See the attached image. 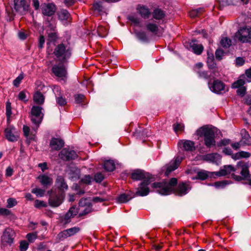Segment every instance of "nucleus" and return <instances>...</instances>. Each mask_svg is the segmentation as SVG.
Listing matches in <instances>:
<instances>
[{
    "label": "nucleus",
    "mask_w": 251,
    "mask_h": 251,
    "mask_svg": "<svg viewBox=\"0 0 251 251\" xmlns=\"http://www.w3.org/2000/svg\"><path fill=\"white\" fill-rule=\"evenodd\" d=\"M220 44L223 47L227 48L231 45V40L227 37H224L221 40Z\"/></svg>",
    "instance_id": "40"
},
{
    "label": "nucleus",
    "mask_w": 251,
    "mask_h": 251,
    "mask_svg": "<svg viewBox=\"0 0 251 251\" xmlns=\"http://www.w3.org/2000/svg\"><path fill=\"white\" fill-rule=\"evenodd\" d=\"M153 177L151 175L141 170H135L131 174V178L135 180H146L149 181Z\"/></svg>",
    "instance_id": "7"
},
{
    "label": "nucleus",
    "mask_w": 251,
    "mask_h": 251,
    "mask_svg": "<svg viewBox=\"0 0 251 251\" xmlns=\"http://www.w3.org/2000/svg\"><path fill=\"white\" fill-rule=\"evenodd\" d=\"M47 33L48 34V40L50 42H54L56 40L57 36L55 30L49 31V29H47Z\"/></svg>",
    "instance_id": "41"
},
{
    "label": "nucleus",
    "mask_w": 251,
    "mask_h": 251,
    "mask_svg": "<svg viewBox=\"0 0 251 251\" xmlns=\"http://www.w3.org/2000/svg\"><path fill=\"white\" fill-rule=\"evenodd\" d=\"M11 214L10 210L5 208H0V215L8 216Z\"/></svg>",
    "instance_id": "60"
},
{
    "label": "nucleus",
    "mask_w": 251,
    "mask_h": 251,
    "mask_svg": "<svg viewBox=\"0 0 251 251\" xmlns=\"http://www.w3.org/2000/svg\"><path fill=\"white\" fill-rule=\"evenodd\" d=\"M64 145V141L58 138H53L50 142V147L53 150H59L63 147Z\"/></svg>",
    "instance_id": "22"
},
{
    "label": "nucleus",
    "mask_w": 251,
    "mask_h": 251,
    "mask_svg": "<svg viewBox=\"0 0 251 251\" xmlns=\"http://www.w3.org/2000/svg\"><path fill=\"white\" fill-rule=\"evenodd\" d=\"M237 93L238 95L243 97L246 92V88L245 86L237 88Z\"/></svg>",
    "instance_id": "62"
},
{
    "label": "nucleus",
    "mask_w": 251,
    "mask_h": 251,
    "mask_svg": "<svg viewBox=\"0 0 251 251\" xmlns=\"http://www.w3.org/2000/svg\"><path fill=\"white\" fill-rule=\"evenodd\" d=\"M154 180V177L153 178V179H151L149 181H147L146 180H145V181H143V182L140 183V185L136 191V194L140 196H147L150 192L148 185Z\"/></svg>",
    "instance_id": "11"
},
{
    "label": "nucleus",
    "mask_w": 251,
    "mask_h": 251,
    "mask_svg": "<svg viewBox=\"0 0 251 251\" xmlns=\"http://www.w3.org/2000/svg\"><path fill=\"white\" fill-rule=\"evenodd\" d=\"M46 24L47 26V29H49V31L55 30L56 24L55 21L51 19L50 22L47 21Z\"/></svg>",
    "instance_id": "43"
},
{
    "label": "nucleus",
    "mask_w": 251,
    "mask_h": 251,
    "mask_svg": "<svg viewBox=\"0 0 251 251\" xmlns=\"http://www.w3.org/2000/svg\"><path fill=\"white\" fill-rule=\"evenodd\" d=\"M26 237L29 242L33 243L37 237V232H35L28 233Z\"/></svg>",
    "instance_id": "45"
},
{
    "label": "nucleus",
    "mask_w": 251,
    "mask_h": 251,
    "mask_svg": "<svg viewBox=\"0 0 251 251\" xmlns=\"http://www.w3.org/2000/svg\"><path fill=\"white\" fill-rule=\"evenodd\" d=\"M79 230V228L77 227H72L60 232L58 234L57 237L60 240H63L67 237L75 234Z\"/></svg>",
    "instance_id": "12"
},
{
    "label": "nucleus",
    "mask_w": 251,
    "mask_h": 251,
    "mask_svg": "<svg viewBox=\"0 0 251 251\" xmlns=\"http://www.w3.org/2000/svg\"><path fill=\"white\" fill-rule=\"evenodd\" d=\"M241 169V174L242 176H237L233 174V177L237 181H241L243 179L247 178L249 176V171L247 165L243 162H238L235 170Z\"/></svg>",
    "instance_id": "6"
},
{
    "label": "nucleus",
    "mask_w": 251,
    "mask_h": 251,
    "mask_svg": "<svg viewBox=\"0 0 251 251\" xmlns=\"http://www.w3.org/2000/svg\"><path fill=\"white\" fill-rule=\"evenodd\" d=\"M224 52L221 49H218L215 52V56L217 59L221 60L222 56L224 55Z\"/></svg>",
    "instance_id": "61"
},
{
    "label": "nucleus",
    "mask_w": 251,
    "mask_h": 251,
    "mask_svg": "<svg viewBox=\"0 0 251 251\" xmlns=\"http://www.w3.org/2000/svg\"><path fill=\"white\" fill-rule=\"evenodd\" d=\"M55 186L61 192H65L68 189L64 178L61 176H57L55 180Z\"/></svg>",
    "instance_id": "16"
},
{
    "label": "nucleus",
    "mask_w": 251,
    "mask_h": 251,
    "mask_svg": "<svg viewBox=\"0 0 251 251\" xmlns=\"http://www.w3.org/2000/svg\"><path fill=\"white\" fill-rule=\"evenodd\" d=\"M34 206L36 208H40L41 207H46L47 206V204L43 201L39 200H35L34 202Z\"/></svg>",
    "instance_id": "50"
},
{
    "label": "nucleus",
    "mask_w": 251,
    "mask_h": 251,
    "mask_svg": "<svg viewBox=\"0 0 251 251\" xmlns=\"http://www.w3.org/2000/svg\"><path fill=\"white\" fill-rule=\"evenodd\" d=\"M92 205V204L90 202V201L87 199H81L79 202V206L83 208V207L87 206H91Z\"/></svg>",
    "instance_id": "44"
},
{
    "label": "nucleus",
    "mask_w": 251,
    "mask_h": 251,
    "mask_svg": "<svg viewBox=\"0 0 251 251\" xmlns=\"http://www.w3.org/2000/svg\"><path fill=\"white\" fill-rule=\"evenodd\" d=\"M7 207L10 208L16 205L17 201L15 199L10 198L7 199Z\"/></svg>",
    "instance_id": "46"
},
{
    "label": "nucleus",
    "mask_w": 251,
    "mask_h": 251,
    "mask_svg": "<svg viewBox=\"0 0 251 251\" xmlns=\"http://www.w3.org/2000/svg\"><path fill=\"white\" fill-rule=\"evenodd\" d=\"M146 28L147 31L156 35L159 31V26L153 22H149L146 24Z\"/></svg>",
    "instance_id": "24"
},
{
    "label": "nucleus",
    "mask_w": 251,
    "mask_h": 251,
    "mask_svg": "<svg viewBox=\"0 0 251 251\" xmlns=\"http://www.w3.org/2000/svg\"><path fill=\"white\" fill-rule=\"evenodd\" d=\"M177 183V179L172 178L169 182L163 181L154 182L152 184V187L162 195H168L173 193L178 196L186 195L191 188L189 185L186 183L181 182L176 186Z\"/></svg>",
    "instance_id": "1"
},
{
    "label": "nucleus",
    "mask_w": 251,
    "mask_h": 251,
    "mask_svg": "<svg viewBox=\"0 0 251 251\" xmlns=\"http://www.w3.org/2000/svg\"><path fill=\"white\" fill-rule=\"evenodd\" d=\"M31 192L35 194L37 197H43L45 193V190L41 188H35L31 190Z\"/></svg>",
    "instance_id": "42"
},
{
    "label": "nucleus",
    "mask_w": 251,
    "mask_h": 251,
    "mask_svg": "<svg viewBox=\"0 0 251 251\" xmlns=\"http://www.w3.org/2000/svg\"><path fill=\"white\" fill-rule=\"evenodd\" d=\"M42 13L46 16H51L54 14L55 11V6L53 3H44L41 6Z\"/></svg>",
    "instance_id": "15"
},
{
    "label": "nucleus",
    "mask_w": 251,
    "mask_h": 251,
    "mask_svg": "<svg viewBox=\"0 0 251 251\" xmlns=\"http://www.w3.org/2000/svg\"><path fill=\"white\" fill-rule=\"evenodd\" d=\"M59 19L62 22L68 21L70 18V15L68 11L62 9L57 12Z\"/></svg>",
    "instance_id": "28"
},
{
    "label": "nucleus",
    "mask_w": 251,
    "mask_h": 251,
    "mask_svg": "<svg viewBox=\"0 0 251 251\" xmlns=\"http://www.w3.org/2000/svg\"><path fill=\"white\" fill-rule=\"evenodd\" d=\"M210 173L206 171H201L197 173V178L201 180H205L209 176Z\"/></svg>",
    "instance_id": "37"
},
{
    "label": "nucleus",
    "mask_w": 251,
    "mask_h": 251,
    "mask_svg": "<svg viewBox=\"0 0 251 251\" xmlns=\"http://www.w3.org/2000/svg\"><path fill=\"white\" fill-rule=\"evenodd\" d=\"M207 63L209 68H214L216 64L214 62V56L212 53L209 52V51H207Z\"/></svg>",
    "instance_id": "35"
},
{
    "label": "nucleus",
    "mask_w": 251,
    "mask_h": 251,
    "mask_svg": "<svg viewBox=\"0 0 251 251\" xmlns=\"http://www.w3.org/2000/svg\"><path fill=\"white\" fill-rule=\"evenodd\" d=\"M45 98L43 95L39 91H36L33 96L34 101L38 104L41 105L44 102Z\"/></svg>",
    "instance_id": "29"
},
{
    "label": "nucleus",
    "mask_w": 251,
    "mask_h": 251,
    "mask_svg": "<svg viewBox=\"0 0 251 251\" xmlns=\"http://www.w3.org/2000/svg\"><path fill=\"white\" fill-rule=\"evenodd\" d=\"M56 102L60 106H64L67 103L66 99L63 98L62 97H58L56 98Z\"/></svg>",
    "instance_id": "58"
},
{
    "label": "nucleus",
    "mask_w": 251,
    "mask_h": 251,
    "mask_svg": "<svg viewBox=\"0 0 251 251\" xmlns=\"http://www.w3.org/2000/svg\"><path fill=\"white\" fill-rule=\"evenodd\" d=\"M97 31L99 36L101 37H105L108 33L107 29L101 25L98 26Z\"/></svg>",
    "instance_id": "36"
},
{
    "label": "nucleus",
    "mask_w": 251,
    "mask_h": 251,
    "mask_svg": "<svg viewBox=\"0 0 251 251\" xmlns=\"http://www.w3.org/2000/svg\"><path fill=\"white\" fill-rule=\"evenodd\" d=\"M24 77V75L23 73H21L19 76L13 80V85L16 87H18L21 81L23 79Z\"/></svg>",
    "instance_id": "48"
},
{
    "label": "nucleus",
    "mask_w": 251,
    "mask_h": 251,
    "mask_svg": "<svg viewBox=\"0 0 251 251\" xmlns=\"http://www.w3.org/2000/svg\"><path fill=\"white\" fill-rule=\"evenodd\" d=\"M197 73L199 74V76L201 78L205 79L208 78L209 75L206 71H201L200 70H198Z\"/></svg>",
    "instance_id": "63"
},
{
    "label": "nucleus",
    "mask_w": 251,
    "mask_h": 251,
    "mask_svg": "<svg viewBox=\"0 0 251 251\" xmlns=\"http://www.w3.org/2000/svg\"><path fill=\"white\" fill-rule=\"evenodd\" d=\"M182 159L183 158L182 157L177 156L175 158L174 161H171L169 164H167L165 166L166 169L165 175L168 176L171 172L176 169Z\"/></svg>",
    "instance_id": "10"
},
{
    "label": "nucleus",
    "mask_w": 251,
    "mask_h": 251,
    "mask_svg": "<svg viewBox=\"0 0 251 251\" xmlns=\"http://www.w3.org/2000/svg\"><path fill=\"white\" fill-rule=\"evenodd\" d=\"M104 169L107 172H111L115 169V165L113 160H109L104 162Z\"/></svg>",
    "instance_id": "32"
},
{
    "label": "nucleus",
    "mask_w": 251,
    "mask_h": 251,
    "mask_svg": "<svg viewBox=\"0 0 251 251\" xmlns=\"http://www.w3.org/2000/svg\"><path fill=\"white\" fill-rule=\"evenodd\" d=\"M63 202V199L61 196L52 195L50 196L49 199V205L53 207L59 206Z\"/></svg>",
    "instance_id": "20"
},
{
    "label": "nucleus",
    "mask_w": 251,
    "mask_h": 251,
    "mask_svg": "<svg viewBox=\"0 0 251 251\" xmlns=\"http://www.w3.org/2000/svg\"><path fill=\"white\" fill-rule=\"evenodd\" d=\"M73 53V48L67 41H64L55 46L53 54L56 61L60 64H65L68 62Z\"/></svg>",
    "instance_id": "2"
},
{
    "label": "nucleus",
    "mask_w": 251,
    "mask_h": 251,
    "mask_svg": "<svg viewBox=\"0 0 251 251\" xmlns=\"http://www.w3.org/2000/svg\"><path fill=\"white\" fill-rule=\"evenodd\" d=\"M68 212L71 214V215L75 217L78 213V209L75 205H73L68 210Z\"/></svg>",
    "instance_id": "51"
},
{
    "label": "nucleus",
    "mask_w": 251,
    "mask_h": 251,
    "mask_svg": "<svg viewBox=\"0 0 251 251\" xmlns=\"http://www.w3.org/2000/svg\"><path fill=\"white\" fill-rule=\"evenodd\" d=\"M84 95L82 94H76L75 96V102L77 103H81L84 99Z\"/></svg>",
    "instance_id": "56"
},
{
    "label": "nucleus",
    "mask_w": 251,
    "mask_h": 251,
    "mask_svg": "<svg viewBox=\"0 0 251 251\" xmlns=\"http://www.w3.org/2000/svg\"><path fill=\"white\" fill-rule=\"evenodd\" d=\"M133 198L129 194H122L117 198L118 201L120 203L126 202Z\"/></svg>",
    "instance_id": "34"
},
{
    "label": "nucleus",
    "mask_w": 251,
    "mask_h": 251,
    "mask_svg": "<svg viewBox=\"0 0 251 251\" xmlns=\"http://www.w3.org/2000/svg\"><path fill=\"white\" fill-rule=\"evenodd\" d=\"M221 156L216 153L207 154L203 156L204 160L212 163H216L221 159Z\"/></svg>",
    "instance_id": "25"
},
{
    "label": "nucleus",
    "mask_w": 251,
    "mask_h": 251,
    "mask_svg": "<svg viewBox=\"0 0 251 251\" xmlns=\"http://www.w3.org/2000/svg\"><path fill=\"white\" fill-rule=\"evenodd\" d=\"M63 64L55 65L52 68V72L53 74L60 80L64 81L67 77V69Z\"/></svg>",
    "instance_id": "8"
},
{
    "label": "nucleus",
    "mask_w": 251,
    "mask_h": 251,
    "mask_svg": "<svg viewBox=\"0 0 251 251\" xmlns=\"http://www.w3.org/2000/svg\"><path fill=\"white\" fill-rule=\"evenodd\" d=\"M190 46L193 52L197 55L201 54L203 50V47L201 44H198L193 40L190 43Z\"/></svg>",
    "instance_id": "27"
},
{
    "label": "nucleus",
    "mask_w": 251,
    "mask_h": 251,
    "mask_svg": "<svg viewBox=\"0 0 251 251\" xmlns=\"http://www.w3.org/2000/svg\"><path fill=\"white\" fill-rule=\"evenodd\" d=\"M104 179L103 175L100 173L96 174L94 176V180L98 183L101 182Z\"/></svg>",
    "instance_id": "55"
},
{
    "label": "nucleus",
    "mask_w": 251,
    "mask_h": 251,
    "mask_svg": "<svg viewBox=\"0 0 251 251\" xmlns=\"http://www.w3.org/2000/svg\"><path fill=\"white\" fill-rule=\"evenodd\" d=\"M209 87L212 92L219 93L224 90L225 84L221 81L216 80L212 84L209 83Z\"/></svg>",
    "instance_id": "17"
},
{
    "label": "nucleus",
    "mask_w": 251,
    "mask_h": 251,
    "mask_svg": "<svg viewBox=\"0 0 251 251\" xmlns=\"http://www.w3.org/2000/svg\"><path fill=\"white\" fill-rule=\"evenodd\" d=\"M195 144L193 142L190 140H186L183 143V147L185 151H192L195 150Z\"/></svg>",
    "instance_id": "33"
},
{
    "label": "nucleus",
    "mask_w": 251,
    "mask_h": 251,
    "mask_svg": "<svg viewBox=\"0 0 251 251\" xmlns=\"http://www.w3.org/2000/svg\"><path fill=\"white\" fill-rule=\"evenodd\" d=\"M92 180V177L90 175L85 176L81 180L82 182L89 184L91 183Z\"/></svg>",
    "instance_id": "59"
},
{
    "label": "nucleus",
    "mask_w": 251,
    "mask_h": 251,
    "mask_svg": "<svg viewBox=\"0 0 251 251\" xmlns=\"http://www.w3.org/2000/svg\"><path fill=\"white\" fill-rule=\"evenodd\" d=\"M196 134L203 138L204 144L207 148L213 147L216 145L215 134L214 130L206 126L201 127L196 131Z\"/></svg>",
    "instance_id": "3"
},
{
    "label": "nucleus",
    "mask_w": 251,
    "mask_h": 251,
    "mask_svg": "<svg viewBox=\"0 0 251 251\" xmlns=\"http://www.w3.org/2000/svg\"><path fill=\"white\" fill-rule=\"evenodd\" d=\"M37 179L39 180L41 185L44 187L50 186L53 183V179L52 177L46 174L39 175L38 176Z\"/></svg>",
    "instance_id": "19"
},
{
    "label": "nucleus",
    "mask_w": 251,
    "mask_h": 251,
    "mask_svg": "<svg viewBox=\"0 0 251 251\" xmlns=\"http://www.w3.org/2000/svg\"><path fill=\"white\" fill-rule=\"evenodd\" d=\"M137 10L144 19H148L151 15V12L149 8L145 6L139 5L137 7Z\"/></svg>",
    "instance_id": "23"
},
{
    "label": "nucleus",
    "mask_w": 251,
    "mask_h": 251,
    "mask_svg": "<svg viewBox=\"0 0 251 251\" xmlns=\"http://www.w3.org/2000/svg\"><path fill=\"white\" fill-rule=\"evenodd\" d=\"M174 130L175 132L178 131H182L184 128V126L183 124L177 123L173 125Z\"/></svg>",
    "instance_id": "54"
},
{
    "label": "nucleus",
    "mask_w": 251,
    "mask_h": 251,
    "mask_svg": "<svg viewBox=\"0 0 251 251\" xmlns=\"http://www.w3.org/2000/svg\"><path fill=\"white\" fill-rule=\"evenodd\" d=\"M236 38L242 43L251 41V27L244 26L241 27L235 33Z\"/></svg>",
    "instance_id": "5"
},
{
    "label": "nucleus",
    "mask_w": 251,
    "mask_h": 251,
    "mask_svg": "<svg viewBox=\"0 0 251 251\" xmlns=\"http://www.w3.org/2000/svg\"><path fill=\"white\" fill-rule=\"evenodd\" d=\"M26 95L24 91H21L19 93L18 98L20 100L24 101H26L27 100H26Z\"/></svg>",
    "instance_id": "64"
},
{
    "label": "nucleus",
    "mask_w": 251,
    "mask_h": 251,
    "mask_svg": "<svg viewBox=\"0 0 251 251\" xmlns=\"http://www.w3.org/2000/svg\"><path fill=\"white\" fill-rule=\"evenodd\" d=\"M136 35L138 39L143 42H147L148 41L147 33L144 31L137 32H136Z\"/></svg>",
    "instance_id": "39"
},
{
    "label": "nucleus",
    "mask_w": 251,
    "mask_h": 251,
    "mask_svg": "<svg viewBox=\"0 0 251 251\" xmlns=\"http://www.w3.org/2000/svg\"><path fill=\"white\" fill-rule=\"evenodd\" d=\"M43 108L39 106H33L30 111V119L33 124L35 125L34 132H36V129L41 123L44 114L42 112Z\"/></svg>",
    "instance_id": "4"
},
{
    "label": "nucleus",
    "mask_w": 251,
    "mask_h": 251,
    "mask_svg": "<svg viewBox=\"0 0 251 251\" xmlns=\"http://www.w3.org/2000/svg\"><path fill=\"white\" fill-rule=\"evenodd\" d=\"M59 155L62 159L65 160L74 159L77 157V155L75 151L66 148L61 151Z\"/></svg>",
    "instance_id": "14"
},
{
    "label": "nucleus",
    "mask_w": 251,
    "mask_h": 251,
    "mask_svg": "<svg viewBox=\"0 0 251 251\" xmlns=\"http://www.w3.org/2000/svg\"><path fill=\"white\" fill-rule=\"evenodd\" d=\"M203 11L202 8L194 9L189 12V16L192 18H195L200 13H201Z\"/></svg>",
    "instance_id": "47"
},
{
    "label": "nucleus",
    "mask_w": 251,
    "mask_h": 251,
    "mask_svg": "<svg viewBox=\"0 0 251 251\" xmlns=\"http://www.w3.org/2000/svg\"><path fill=\"white\" fill-rule=\"evenodd\" d=\"M92 205L83 207V208H84L83 210H82L81 212L79 213V216H82L91 212L92 211Z\"/></svg>",
    "instance_id": "52"
},
{
    "label": "nucleus",
    "mask_w": 251,
    "mask_h": 251,
    "mask_svg": "<svg viewBox=\"0 0 251 251\" xmlns=\"http://www.w3.org/2000/svg\"><path fill=\"white\" fill-rule=\"evenodd\" d=\"M15 236V231L11 228H6L1 237V241L3 244L11 245L13 242Z\"/></svg>",
    "instance_id": "9"
},
{
    "label": "nucleus",
    "mask_w": 251,
    "mask_h": 251,
    "mask_svg": "<svg viewBox=\"0 0 251 251\" xmlns=\"http://www.w3.org/2000/svg\"><path fill=\"white\" fill-rule=\"evenodd\" d=\"M12 111H11V107L10 103L8 102L6 103V115L7 117V122H9L10 120V117L11 115Z\"/></svg>",
    "instance_id": "49"
},
{
    "label": "nucleus",
    "mask_w": 251,
    "mask_h": 251,
    "mask_svg": "<svg viewBox=\"0 0 251 251\" xmlns=\"http://www.w3.org/2000/svg\"><path fill=\"white\" fill-rule=\"evenodd\" d=\"M165 16V12L159 8L154 9L152 12V16L153 18L157 20L162 19L164 18Z\"/></svg>",
    "instance_id": "31"
},
{
    "label": "nucleus",
    "mask_w": 251,
    "mask_h": 251,
    "mask_svg": "<svg viewBox=\"0 0 251 251\" xmlns=\"http://www.w3.org/2000/svg\"><path fill=\"white\" fill-rule=\"evenodd\" d=\"M27 7L25 0H14V8L16 11L22 12L26 10Z\"/></svg>",
    "instance_id": "18"
},
{
    "label": "nucleus",
    "mask_w": 251,
    "mask_h": 251,
    "mask_svg": "<svg viewBox=\"0 0 251 251\" xmlns=\"http://www.w3.org/2000/svg\"><path fill=\"white\" fill-rule=\"evenodd\" d=\"M6 138L10 142H15L18 140V136L15 134L14 126L9 125L4 130Z\"/></svg>",
    "instance_id": "13"
},
{
    "label": "nucleus",
    "mask_w": 251,
    "mask_h": 251,
    "mask_svg": "<svg viewBox=\"0 0 251 251\" xmlns=\"http://www.w3.org/2000/svg\"><path fill=\"white\" fill-rule=\"evenodd\" d=\"M28 243L27 241L24 240L20 242V249L21 251H26L28 248Z\"/></svg>",
    "instance_id": "53"
},
{
    "label": "nucleus",
    "mask_w": 251,
    "mask_h": 251,
    "mask_svg": "<svg viewBox=\"0 0 251 251\" xmlns=\"http://www.w3.org/2000/svg\"><path fill=\"white\" fill-rule=\"evenodd\" d=\"M246 80L245 79V76L244 75H241L238 80L235 81L232 84L233 88H237L239 87L244 86V85L246 83Z\"/></svg>",
    "instance_id": "30"
},
{
    "label": "nucleus",
    "mask_w": 251,
    "mask_h": 251,
    "mask_svg": "<svg viewBox=\"0 0 251 251\" xmlns=\"http://www.w3.org/2000/svg\"><path fill=\"white\" fill-rule=\"evenodd\" d=\"M243 75H245V79L247 82H251V69H247L245 72V74Z\"/></svg>",
    "instance_id": "57"
},
{
    "label": "nucleus",
    "mask_w": 251,
    "mask_h": 251,
    "mask_svg": "<svg viewBox=\"0 0 251 251\" xmlns=\"http://www.w3.org/2000/svg\"><path fill=\"white\" fill-rule=\"evenodd\" d=\"M74 217L71 215L68 212L63 216L60 218L61 222L66 225L69 223L71 221V219Z\"/></svg>",
    "instance_id": "38"
},
{
    "label": "nucleus",
    "mask_w": 251,
    "mask_h": 251,
    "mask_svg": "<svg viewBox=\"0 0 251 251\" xmlns=\"http://www.w3.org/2000/svg\"><path fill=\"white\" fill-rule=\"evenodd\" d=\"M235 171V169L232 165L224 166L223 168L221 169L219 171L214 172V173L217 176H225L232 172Z\"/></svg>",
    "instance_id": "21"
},
{
    "label": "nucleus",
    "mask_w": 251,
    "mask_h": 251,
    "mask_svg": "<svg viewBox=\"0 0 251 251\" xmlns=\"http://www.w3.org/2000/svg\"><path fill=\"white\" fill-rule=\"evenodd\" d=\"M242 139L240 142L246 145H250L251 144V137L249 134L245 129H242L241 131Z\"/></svg>",
    "instance_id": "26"
}]
</instances>
